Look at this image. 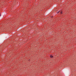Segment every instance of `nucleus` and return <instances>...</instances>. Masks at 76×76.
Listing matches in <instances>:
<instances>
[{
	"instance_id": "1",
	"label": "nucleus",
	"mask_w": 76,
	"mask_h": 76,
	"mask_svg": "<svg viewBox=\"0 0 76 76\" xmlns=\"http://www.w3.org/2000/svg\"><path fill=\"white\" fill-rule=\"evenodd\" d=\"M50 57L51 58H53V56L51 55L50 56Z\"/></svg>"
},
{
	"instance_id": "2",
	"label": "nucleus",
	"mask_w": 76,
	"mask_h": 76,
	"mask_svg": "<svg viewBox=\"0 0 76 76\" xmlns=\"http://www.w3.org/2000/svg\"><path fill=\"white\" fill-rule=\"evenodd\" d=\"M59 12H60V11H59L58 12V13H59Z\"/></svg>"
},
{
	"instance_id": "3",
	"label": "nucleus",
	"mask_w": 76,
	"mask_h": 76,
	"mask_svg": "<svg viewBox=\"0 0 76 76\" xmlns=\"http://www.w3.org/2000/svg\"><path fill=\"white\" fill-rule=\"evenodd\" d=\"M0 16H1V15H0Z\"/></svg>"
},
{
	"instance_id": "4",
	"label": "nucleus",
	"mask_w": 76,
	"mask_h": 76,
	"mask_svg": "<svg viewBox=\"0 0 76 76\" xmlns=\"http://www.w3.org/2000/svg\"><path fill=\"white\" fill-rule=\"evenodd\" d=\"M61 13H62V12H61Z\"/></svg>"
},
{
	"instance_id": "5",
	"label": "nucleus",
	"mask_w": 76,
	"mask_h": 76,
	"mask_svg": "<svg viewBox=\"0 0 76 76\" xmlns=\"http://www.w3.org/2000/svg\"><path fill=\"white\" fill-rule=\"evenodd\" d=\"M52 18H53V17H52Z\"/></svg>"
}]
</instances>
